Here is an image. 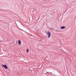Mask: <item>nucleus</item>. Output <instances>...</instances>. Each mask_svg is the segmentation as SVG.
Wrapping results in <instances>:
<instances>
[{
	"label": "nucleus",
	"instance_id": "obj_1",
	"mask_svg": "<svg viewBox=\"0 0 76 76\" xmlns=\"http://www.w3.org/2000/svg\"><path fill=\"white\" fill-rule=\"evenodd\" d=\"M48 38H50V36H51V33H50V32L48 31Z\"/></svg>",
	"mask_w": 76,
	"mask_h": 76
},
{
	"label": "nucleus",
	"instance_id": "obj_2",
	"mask_svg": "<svg viewBox=\"0 0 76 76\" xmlns=\"http://www.w3.org/2000/svg\"><path fill=\"white\" fill-rule=\"evenodd\" d=\"M2 66H3V67H4L7 69V68H8V67H7V66L6 65H2Z\"/></svg>",
	"mask_w": 76,
	"mask_h": 76
},
{
	"label": "nucleus",
	"instance_id": "obj_3",
	"mask_svg": "<svg viewBox=\"0 0 76 76\" xmlns=\"http://www.w3.org/2000/svg\"><path fill=\"white\" fill-rule=\"evenodd\" d=\"M18 42L19 45H21V42L20 41V40H19Z\"/></svg>",
	"mask_w": 76,
	"mask_h": 76
},
{
	"label": "nucleus",
	"instance_id": "obj_4",
	"mask_svg": "<svg viewBox=\"0 0 76 76\" xmlns=\"http://www.w3.org/2000/svg\"><path fill=\"white\" fill-rule=\"evenodd\" d=\"M65 28V26H62L61 27V29H63V28Z\"/></svg>",
	"mask_w": 76,
	"mask_h": 76
},
{
	"label": "nucleus",
	"instance_id": "obj_5",
	"mask_svg": "<svg viewBox=\"0 0 76 76\" xmlns=\"http://www.w3.org/2000/svg\"><path fill=\"white\" fill-rule=\"evenodd\" d=\"M29 51V49H27L26 52L27 53H28Z\"/></svg>",
	"mask_w": 76,
	"mask_h": 76
},
{
	"label": "nucleus",
	"instance_id": "obj_6",
	"mask_svg": "<svg viewBox=\"0 0 76 76\" xmlns=\"http://www.w3.org/2000/svg\"><path fill=\"white\" fill-rule=\"evenodd\" d=\"M1 40H0V42H2V41Z\"/></svg>",
	"mask_w": 76,
	"mask_h": 76
},
{
	"label": "nucleus",
	"instance_id": "obj_7",
	"mask_svg": "<svg viewBox=\"0 0 76 76\" xmlns=\"http://www.w3.org/2000/svg\"><path fill=\"white\" fill-rule=\"evenodd\" d=\"M45 75H47V73H45Z\"/></svg>",
	"mask_w": 76,
	"mask_h": 76
},
{
	"label": "nucleus",
	"instance_id": "obj_8",
	"mask_svg": "<svg viewBox=\"0 0 76 76\" xmlns=\"http://www.w3.org/2000/svg\"><path fill=\"white\" fill-rule=\"evenodd\" d=\"M28 70H31V69H29Z\"/></svg>",
	"mask_w": 76,
	"mask_h": 76
},
{
	"label": "nucleus",
	"instance_id": "obj_9",
	"mask_svg": "<svg viewBox=\"0 0 76 76\" xmlns=\"http://www.w3.org/2000/svg\"><path fill=\"white\" fill-rule=\"evenodd\" d=\"M46 73H48V72H46Z\"/></svg>",
	"mask_w": 76,
	"mask_h": 76
}]
</instances>
